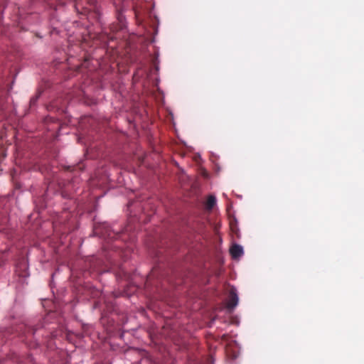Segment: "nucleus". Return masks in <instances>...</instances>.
Returning a JSON list of instances; mask_svg holds the SVG:
<instances>
[{
	"label": "nucleus",
	"mask_w": 364,
	"mask_h": 364,
	"mask_svg": "<svg viewBox=\"0 0 364 364\" xmlns=\"http://www.w3.org/2000/svg\"><path fill=\"white\" fill-rule=\"evenodd\" d=\"M239 298L237 291L235 288H232L230 291V299L227 304V307L229 309H234L238 304Z\"/></svg>",
	"instance_id": "f257e3e1"
},
{
	"label": "nucleus",
	"mask_w": 364,
	"mask_h": 364,
	"mask_svg": "<svg viewBox=\"0 0 364 364\" xmlns=\"http://www.w3.org/2000/svg\"><path fill=\"white\" fill-rule=\"evenodd\" d=\"M230 253L233 259H239L244 254L243 247L240 245L235 244L230 247Z\"/></svg>",
	"instance_id": "f03ea898"
},
{
	"label": "nucleus",
	"mask_w": 364,
	"mask_h": 364,
	"mask_svg": "<svg viewBox=\"0 0 364 364\" xmlns=\"http://www.w3.org/2000/svg\"><path fill=\"white\" fill-rule=\"evenodd\" d=\"M216 202H217V200H216L215 196H210L208 198V200L206 202V205H205L206 209H208V210H212L213 208V207L215 205Z\"/></svg>",
	"instance_id": "7ed1b4c3"
},
{
	"label": "nucleus",
	"mask_w": 364,
	"mask_h": 364,
	"mask_svg": "<svg viewBox=\"0 0 364 364\" xmlns=\"http://www.w3.org/2000/svg\"><path fill=\"white\" fill-rule=\"evenodd\" d=\"M138 364H140V363H138Z\"/></svg>",
	"instance_id": "20e7f679"
}]
</instances>
